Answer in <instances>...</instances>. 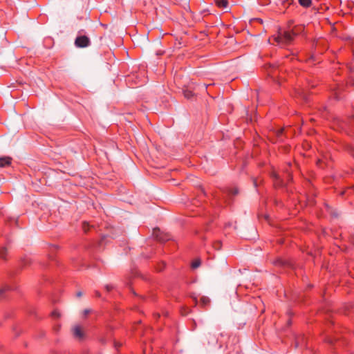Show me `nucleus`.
I'll use <instances>...</instances> for the list:
<instances>
[{"label": "nucleus", "mask_w": 354, "mask_h": 354, "mask_svg": "<svg viewBox=\"0 0 354 354\" xmlns=\"http://www.w3.org/2000/svg\"><path fill=\"white\" fill-rule=\"evenodd\" d=\"M294 21L290 20L287 23L286 30L279 32L277 37L274 40L281 46L290 45L295 40V37L302 33L305 30V26L302 24L293 26Z\"/></svg>", "instance_id": "nucleus-1"}, {"label": "nucleus", "mask_w": 354, "mask_h": 354, "mask_svg": "<svg viewBox=\"0 0 354 354\" xmlns=\"http://www.w3.org/2000/svg\"><path fill=\"white\" fill-rule=\"evenodd\" d=\"M125 81L130 87L140 86L145 82L144 72L132 73L126 77Z\"/></svg>", "instance_id": "nucleus-2"}, {"label": "nucleus", "mask_w": 354, "mask_h": 354, "mask_svg": "<svg viewBox=\"0 0 354 354\" xmlns=\"http://www.w3.org/2000/svg\"><path fill=\"white\" fill-rule=\"evenodd\" d=\"M268 138L273 143L283 142L286 138V134L284 128L272 129L269 131Z\"/></svg>", "instance_id": "nucleus-3"}, {"label": "nucleus", "mask_w": 354, "mask_h": 354, "mask_svg": "<svg viewBox=\"0 0 354 354\" xmlns=\"http://www.w3.org/2000/svg\"><path fill=\"white\" fill-rule=\"evenodd\" d=\"M292 95L301 102L308 103L310 101V95L303 88H295Z\"/></svg>", "instance_id": "nucleus-4"}, {"label": "nucleus", "mask_w": 354, "mask_h": 354, "mask_svg": "<svg viewBox=\"0 0 354 354\" xmlns=\"http://www.w3.org/2000/svg\"><path fill=\"white\" fill-rule=\"evenodd\" d=\"M199 86L198 84L195 85L194 83H191L188 86L185 87L183 89L184 97L187 100H192L196 95L194 91L196 90V86Z\"/></svg>", "instance_id": "nucleus-5"}, {"label": "nucleus", "mask_w": 354, "mask_h": 354, "mask_svg": "<svg viewBox=\"0 0 354 354\" xmlns=\"http://www.w3.org/2000/svg\"><path fill=\"white\" fill-rule=\"evenodd\" d=\"M90 44V39L85 35L77 36L75 40V45L78 48H86Z\"/></svg>", "instance_id": "nucleus-6"}, {"label": "nucleus", "mask_w": 354, "mask_h": 354, "mask_svg": "<svg viewBox=\"0 0 354 354\" xmlns=\"http://www.w3.org/2000/svg\"><path fill=\"white\" fill-rule=\"evenodd\" d=\"M153 236L160 242H165L170 239L168 234L160 232L159 228H154L153 230Z\"/></svg>", "instance_id": "nucleus-7"}, {"label": "nucleus", "mask_w": 354, "mask_h": 354, "mask_svg": "<svg viewBox=\"0 0 354 354\" xmlns=\"http://www.w3.org/2000/svg\"><path fill=\"white\" fill-rule=\"evenodd\" d=\"M271 178H272L273 185L275 188H281L285 186V183L282 178L276 172L271 174Z\"/></svg>", "instance_id": "nucleus-8"}, {"label": "nucleus", "mask_w": 354, "mask_h": 354, "mask_svg": "<svg viewBox=\"0 0 354 354\" xmlns=\"http://www.w3.org/2000/svg\"><path fill=\"white\" fill-rule=\"evenodd\" d=\"M330 162H331L330 157L329 158H328L327 156H324L322 158L317 160V165L319 167L324 169V167H331Z\"/></svg>", "instance_id": "nucleus-9"}, {"label": "nucleus", "mask_w": 354, "mask_h": 354, "mask_svg": "<svg viewBox=\"0 0 354 354\" xmlns=\"http://www.w3.org/2000/svg\"><path fill=\"white\" fill-rule=\"evenodd\" d=\"M295 346L296 348L307 346V339L304 335H298L295 339Z\"/></svg>", "instance_id": "nucleus-10"}, {"label": "nucleus", "mask_w": 354, "mask_h": 354, "mask_svg": "<svg viewBox=\"0 0 354 354\" xmlns=\"http://www.w3.org/2000/svg\"><path fill=\"white\" fill-rule=\"evenodd\" d=\"M12 158L10 156L0 157V167L3 168L8 167L12 163Z\"/></svg>", "instance_id": "nucleus-11"}, {"label": "nucleus", "mask_w": 354, "mask_h": 354, "mask_svg": "<svg viewBox=\"0 0 354 354\" xmlns=\"http://www.w3.org/2000/svg\"><path fill=\"white\" fill-rule=\"evenodd\" d=\"M223 193L230 198L236 196L239 194V189L237 187H228L223 189Z\"/></svg>", "instance_id": "nucleus-12"}, {"label": "nucleus", "mask_w": 354, "mask_h": 354, "mask_svg": "<svg viewBox=\"0 0 354 354\" xmlns=\"http://www.w3.org/2000/svg\"><path fill=\"white\" fill-rule=\"evenodd\" d=\"M273 264L277 267L286 268L290 266L288 261L283 260L281 258H278L273 261Z\"/></svg>", "instance_id": "nucleus-13"}, {"label": "nucleus", "mask_w": 354, "mask_h": 354, "mask_svg": "<svg viewBox=\"0 0 354 354\" xmlns=\"http://www.w3.org/2000/svg\"><path fill=\"white\" fill-rule=\"evenodd\" d=\"M31 263V259L27 256H24L21 259L19 265L21 269H24L30 266Z\"/></svg>", "instance_id": "nucleus-14"}, {"label": "nucleus", "mask_w": 354, "mask_h": 354, "mask_svg": "<svg viewBox=\"0 0 354 354\" xmlns=\"http://www.w3.org/2000/svg\"><path fill=\"white\" fill-rule=\"evenodd\" d=\"M343 313L346 315H350L354 311V306L352 304H346L342 309Z\"/></svg>", "instance_id": "nucleus-15"}, {"label": "nucleus", "mask_w": 354, "mask_h": 354, "mask_svg": "<svg viewBox=\"0 0 354 354\" xmlns=\"http://www.w3.org/2000/svg\"><path fill=\"white\" fill-rule=\"evenodd\" d=\"M11 290L9 286H4L0 288V301L6 299L8 296V292Z\"/></svg>", "instance_id": "nucleus-16"}, {"label": "nucleus", "mask_w": 354, "mask_h": 354, "mask_svg": "<svg viewBox=\"0 0 354 354\" xmlns=\"http://www.w3.org/2000/svg\"><path fill=\"white\" fill-rule=\"evenodd\" d=\"M73 335L79 339H82L84 337V332L82 328L79 326H76L73 329Z\"/></svg>", "instance_id": "nucleus-17"}, {"label": "nucleus", "mask_w": 354, "mask_h": 354, "mask_svg": "<svg viewBox=\"0 0 354 354\" xmlns=\"http://www.w3.org/2000/svg\"><path fill=\"white\" fill-rule=\"evenodd\" d=\"M215 4L220 8H225L228 5L227 0H214Z\"/></svg>", "instance_id": "nucleus-18"}, {"label": "nucleus", "mask_w": 354, "mask_h": 354, "mask_svg": "<svg viewBox=\"0 0 354 354\" xmlns=\"http://www.w3.org/2000/svg\"><path fill=\"white\" fill-rule=\"evenodd\" d=\"M299 5L305 8H310L312 5L311 0H298Z\"/></svg>", "instance_id": "nucleus-19"}, {"label": "nucleus", "mask_w": 354, "mask_h": 354, "mask_svg": "<svg viewBox=\"0 0 354 354\" xmlns=\"http://www.w3.org/2000/svg\"><path fill=\"white\" fill-rule=\"evenodd\" d=\"M209 303H210V299H209V297H207L206 296H203L201 298L200 304L201 306L205 308V307L209 306Z\"/></svg>", "instance_id": "nucleus-20"}, {"label": "nucleus", "mask_w": 354, "mask_h": 354, "mask_svg": "<svg viewBox=\"0 0 354 354\" xmlns=\"http://www.w3.org/2000/svg\"><path fill=\"white\" fill-rule=\"evenodd\" d=\"M7 252L8 250L6 247H1L0 248V259L7 261Z\"/></svg>", "instance_id": "nucleus-21"}, {"label": "nucleus", "mask_w": 354, "mask_h": 354, "mask_svg": "<svg viewBox=\"0 0 354 354\" xmlns=\"http://www.w3.org/2000/svg\"><path fill=\"white\" fill-rule=\"evenodd\" d=\"M265 66L268 71V75L273 76L274 75V70H275L274 66L270 64H266Z\"/></svg>", "instance_id": "nucleus-22"}, {"label": "nucleus", "mask_w": 354, "mask_h": 354, "mask_svg": "<svg viewBox=\"0 0 354 354\" xmlns=\"http://www.w3.org/2000/svg\"><path fill=\"white\" fill-rule=\"evenodd\" d=\"M345 150L354 158V146L351 145H346Z\"/></svg>", "instance_id": "nucleus-23"}, {"label": "nucleus", "mask_w": 354, "mask_h": 354, "mask_svg": "<svg viewBox=\"0 0 354 354\" xmlns=\"http://www.w3.org/2000/svg\"><path fill=\"white\" fill-rule=\"evenodd\" d=\"M351 193H354V185L353 186L346 187L344 190H343L341 192V195L344 196L346 194H351Z\"/></svg>", "instance_id": "nucleus-24"}, {"label": "nucleus", "mask_w": 354, "mask_h": 354, "mask_svg": "<svg viewBox=\"0 0 354 354\" xmlns=\"http://www.w3.org/2000/svg\"><path fill=\"white\" fill-rule=\"evenodd\" d=\"M201 264V259H194L192 263H191V267L192 269H196L197 268H198Z\"/></svg>", "instance_id": "nucleus-25"}, {"label": "nucleus", "mask_w": 354, "mask_h": 354, "mask_svg": "<svg viewBox=\"0 0 354 354\" xmlns=\"http://www.w3.org/2000/svg\"><path fill=\"white\" fill-rule=\"evenodd\" d=\"M50 317L53 319H59L61 317L60 313L58 311L57 309H55L53 310V312L50 314Z\"/></svg>", "instance_id": "nucleus-26"}, {"label": "nucleus", "mask_w": 354, "mask_h": 354, "mask_svg": "<svg viewBox=\"0 0 354 354\" xmlns=\"http://www.w3.org/2000/svg\"><path fill=\"white\" fill-rule=\"evenodd\" d=\"M91 227H92V226H91V225L88 224V223H87V222H86V221H84V222H83V223H82V229H83V230H84V232L85 233H87V232L89 231V230H90V228H91Z\"/></svg>", "instance_id": "nucleus-27"}, {"label": "nucleus", "mask_w": 354, "mask_h": 354, "mask_svg": "<svg viewBox=\"0 0 354 354\" xmlns=\"http://www.w3.org/2000/svg\"><path fill=\"white\" fill-rule=\"evenodd\" d=\"M165 266H166L165 263L164 261H162L157 265L156 270L158 272H161L165 269Z\"/></svg>", "instance_id": "nucleus-28"}, {"label": "nucleus", "mask_w": 354, "mask_h": 354, "mask_svg": "<svg viewBox=\"0 0 354 354\" xmlns=\"http://www.w3.org/2000/svg\"><path fill=\"white\" fill-rule=\"evenodd\" d=\"M284 6H287V7H290L291 5H295L294 0H286L283 2Z\"/></svg>", "instance_id": "nucleus-29"}, {"label": "nucleus", "mask_w": 354, "mask_h": 354, "mask_svg": "<svg viewBox=\"0 0 354 354\" xmlns=\"http://www.w3.org/2000/svg\"><path fill=\"white\" fill-rule=\"evenodd\" d=\"M286 174H287V181L290 182L292 180V176L290 172L288 171V169H286Z\"/></svg>", "instance_id": "nucleus-30"}, {"label": "nucleus", "mask_w": 354, "mask_h": 354, "mask_svg": "<svg viewBox=\"0 0 354 354\" xmlns=\"http://www.w3.org/2000/svg\"><path fill=\"white\" fill-rule=\"evenodd\" d=\"M105 289L109 292L113 289V286L112 285L108 284L105 286Z\"/></svg>", "instance_id": "nucleus-31"}, {"label": "nucleus", "mask_w": 354, "mask_h": 354, "mask_svg": "<svg viewBox=\"0 0 354 354\" xmlns=\"http://www.w3.org/2000/svg\"><path fill=\"white\" fill-rule=\"evenodd\" d=\"M253 185L255 187H257L259 186V182L258 179L256 178H252Z\"/></svg>", "instance_id": "nucleus-32"}, {"label": "nucleus", "mask_w": 354, "mask_h": 354, "mask_svg": "<svg viewBox=\"0 0 354 354\" xmlns=\"http://www.w3.org/2000/svg\"><path fill=\"white\" fill-rule=\"evenodd\" d=\"M57 249H58V247L57 245H53L50 246V251L51 252H55V251L57 250Z\"/></svg>", "instance_id": "nucleus-33"}, {"label": "nucleus", "mask_w": 354, "mask_h": 354, "mask_svg": "<svg viewBox=\"0 0 354 354\" xmlns=\"http://www.w3.org/2000/svg\"><path fill=\"white\" fill-rule=\"evenodd\" d=\"M327 342L330 344H333L335 342H334V340L331 338H328L327 339Z\"/></svg>", "instance_id": "nucleus-34"}, {"label": "nucleus", "mask_w": 354, "mask_h": 354, "mask_svg": "<svg viewBox=\"0 0 354 354\" xmlns=\"http://www.w3.org/2000/svg\"><path fill=\"white\" fill-rule=\"evenodd\" d=\"M95 296H96L97 297H101V294H100V292L99 291H97V290H95Z\"/></svg>", "instance_id": "nucleus-35"}, {"label": "nucleus", "mask_w": 354, "mask_h": 354, "mask_svg": "<svg viewBox=\"0 0 354 354\" xmlns=\"http://www.w3.org/2000/svg\"><path fill=\"white\" fill-rule=\"evenodd\" d=\"M208 86H209V84H203V85H201V86H202V87H203L205 91H207Z\"/></svg>", "instance_id": "nucleus-36"}, {"label": "nucleus", "mask_w": 354, "mask_h": 354, "mask_svg": "<svg viewBox=\"0 0 354 354\" xmlns=\"http://www.w3.org/2000/svg\"><path fill=\"white\" fill-rule=\"evenodd\" d=\"M76 296H77V297H82V292L81 291H78V292H77V293H76Z\"/></svg>", "instance_id": "nucleus-37"}, {"label": "nucleus", "mask_w": 354, "mask_h": 354, "mask_svg": "<svg viewBox=\"0 0 354 354\" xmlns=\"http://www.w3.org/2000/svg\"><path fill=\"white\" fill-rule=\"evenodd\" d=\"M215 244H216L215 247H216L217 249H219V248L221 247V243L217 242Z\"/></svg>", "instance_id": "nucleus-38"}, {"label": "nucleus", "mask_w": 354, "mask_h": 354, "mask_svg": "<svg viewBox=\"0 0 354 354\" xmlns=\"http://www.w3.org/2000/svg\"><path fill=\"white\" fill-rule=\"evenodd\" d=\"M59 328H60V326H59V325L55 326L54 327V330H56V331H57V330L59 329Z\"/></svg>", "instance_id": "nucleus-39"}, {"label": "nucleus", "mask_w": 354, "mask_h": 354, "mask_svg": "<svg viewBox=\"0 0 354 354\" xmlns=\"http://www.w3.org/2000/svg\"><path fill=\"white\" fill-rule=\"evenodd\" d=\"M89 312H90L89 310H84V315H88L89 313Z\"/></svg>", "instance_id": "nucleus-40"}, {"label": "nucleus", "mask_w": 354, "mask_h": 354, "mask_svg": "<svg viewBox=\"0 0 354 354\" xmlns=\"http://www.w3.org/2000/svg\"><path fill=\"white\" fill-rule=\"evenodd\" d=\"M232 338H233V340L238 341V337H236V336H233Z\"/></svg>", "instance_id": "nucleus-41"}, {"label": "nucleus", "mask_w": 354, "mask_h": 354, "mask_svg": "<svg viewBox=\"0 0 354 354\" xmlns=\"http://www.w3.org/2000/svg\"><path fill=\"white\" fill-rule=\"evenodd\" d=\"M288 325H290V324H291V321H290V319H289V320H288Z\"/></svg>", "instance_id": "nucleus-42"}, {"label": "nucleus", "mask_w": 354, "mask_h": 354, "mask_svg": "<svg viewBox=\"0 0 354 354\" xmlns=\"http://www.w3.org/2000/svg\"><path fill=\"white\" fill-rule=\"evenodd\" d=\"M121 346V344H118H118H115V346L117 347V348H118V346Z\"/></svg>", "instance_id": "nucleus-43"}, {"label": "nucleus", "mask_w": 354, "mask_h": 354, "mask_svg": "<svg viewBox=\"0 0 354 354\" xmlns=\"http://www.w3.org/2000/svg\"><path fill=\"white\" fill-rule=\"evenodd\" d=\"M156 317L158 318L160 317L159 314L156 315Z\"/></svg>", "instance_id": "nucleus-44"}, {"label": "nucleus", "mask_w": 354, "mask_h": 354, "mask_svg": "<svg viewBox=\"0 0 354 354\" xmlns=\"http://www.w3.org/2000/svg\"><path fill=\"white\" fill-rule=\"evenodd\" d=\"M225 346H226V347H228V342L225 343Z\"/></svg>", "instance_id": "nucleus-45"}, {"label": "nucleus", "mask_w": 354, "mask_h": 354, "mask_svg": "<svg viewBox=\"0 0 354 354\" xmlns=\"http://www.w3.org/2000/svg\"><path fill=\"white\" fill-rule=\"evenodd\" d=\"M194 301H195V303L196 304L197 303L196 298H194Z\"/></svg>", "instance_id": "nucleus-46"}]
</instances>
